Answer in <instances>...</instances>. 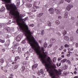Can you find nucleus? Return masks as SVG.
<instances>
[{
  "label": "nucleus",
  "mask_w": 78,
  "mask_h": 78,
  "mask_svg": "<svg viewBox=\"0 0 78 78\" xmlns=\"http://www.w3.org/2000/svg\"><path fill=\"white\" fill-rule=\"evenodd\" d=\"M24 26L25 27L26 31V36L27 37V41H28L29 44H30L31 48L30 49V51L31 53L33 52L34 50L37 53V55H39V53H41V47L39 46V44L37 41H35L34 37L33 36L31 37V34H33V32H31L30 30H29V28L27 25L24 24Z\"/></svg>",
  "instance_id": "1"
},
{
  "label": "nucleus",
  "mask_w": 78,
  "mask_h": 78,
  "mask_svg": "<svg viewBox=\"0 0 78 78\" xmlns=\"http://www.w3.org/2000/svg\"><path fill=\"white\" fill-rule=\"evenodd\" d=\"M10 14H11L13 17V18L16 19L17 23V25H18L20 29H21V30H25V27L22 24L20 23V18H18V16H19V12L18 11H16L15 12H14L12 10H10Z\"/></svg>",
  "instance_id": "2"
},
{
  "label": "nucleus",
  "mask_w": 78,
  "mask_h": 78,
  "mask_svg": "<svg viewBox=\"0 0 78 78\" xmlns=\"http://www.w3.org/2000/svg\"><path fill=\"white\" fill-rule=\"evenodd\" d=\"M40 52H39V55H38V58L39 59H41V61L42 62V64H44L47 62V61L45 60V58L47 57V51L44 52V51H43V57L42 56V54L41 53V51L40 50Z\"/></svg>",
  "instance_id": "3"
},
{
  "label": "nucleus",
  "mask_w": 78,
  "mask_h": 78,
  "mask_svg": "<svg viewBox=\"0 0 78 78\" xmlns=\"http://www.w3.org/2000/svg\"><path fill=\"white\" fill-rule=\"evenodd\" d=\"M5 6L8 10L13 9L14 11L17 9V7L16 6V5L14 4L10 5L9 4H5Z\"/></svg>",
  "instance_id": "4"
},
{
  "label": "nucleus",
  "mask_w": 78,
  "mask_h": 78,
  "mask_svg": "<svg viewBox=\"0 0 78 78\" xmlns=\"http://www.w3.org/2000/svg\"><path fill=\"white\" fill-rule=\"evenodd\" d=\"M48 11L51 14H53L54 13L55 10L53 9V8H51L49 9Z\"/></svg>",
  "instance_id": "5"
},
{
  "label": "nucleus",
  "mask_w": 78,
  "mask_h": 78,
  "mask_svg": "<svg viewBox=\"0 0 78 78\" xmlns=\"http://www.w3.org/2000/svg\"><path fill=\"white\" fill-rule=\"evenodd\" d=\"M21 39H22V37H21V35H19L16 37V41H17V42H19V41L21 40Z\"/></svg>",
  "instance_id": "6"
},
{
  "label": "nucleus",
  "mask_w": 78,
  "mask_h": 78,
  "mask_svg": "<svg viewBox=\"0 0 78 78\" xmlns=\"http://www.w3.org/2000/svg\"><path fill=\"white\" fill-rule=\"evenodd\" d=\"M54 71L57 74H58V75H61L62 74L61 70V69H59V71H58L56 69H55Z\"/></svg>",
  "instance_id": "7"
},
{
  "label": "nucleus",
  "mask_w": 78,
  "mask_h": 78,
  "mask_svg": "<svg viewBox=\"0 0 78 78\" xmlns=\"http://www.w3.org/2000/svg\"><path fill=\"white\" fill-rule=\"evenodd\" d=\"M72 8H73V5H69L66 8V9L68 11H69Z\"/></svg>",
  "instance_id": "8"
},
{
  "label": "nucleus",
  "mask_w": 78,
  "mask_h": 78,
  "mask_svg": "<svg viewBox=\"0 0 78 78\" xmlns=\"http://www.w3.org/2000/svg\"><path fill=\"white\" fill-rule=\"evenodd\" d=\"M64 39L66 41H69V37L67 36H65L64 37Z\"/></svg>",
  "instance_id": "9"
},
{
  "label": "nucleus",
  "mask_w": 78,
  "mask_h": 78,
  "mask_svg": "<svg viewBox=\"0 0 78 78\" xmlns=\"http://www.w3.org/2000/svg\"><path fill=\"white\" fill-rule=\"evenodd\" d=\"M50 42L51 43H55V42H56V39L53 38H51Z\"/></svg>",
  "instance_id": "10"
},
{
  "label": "nucleus",
  "mask_w": 78,
  "mask_h": 78,
  "mask_svg": "<svg viewBox=\"0 0 78 78\" xmlns=\"http://www.w3.org/2000/svg\"><path fill=\"white\" fill-rule=\"evenodd\" d=\"M5 30L7 31L8 32H10L11 31V29L9 27H6L5 28Z\"/></svg>",
  "instance_id": "11"
},
{
  "label": "nucleus",
  "mask_w": 78,
  "mask_h": 78,
  "mask_svg": "<svg viewBox=\"0 0 78 78\" xmlns=\"http://www.w3.org/2000/svg\"><path fill=\"white\" fill-rule=\"evenodd\" d=\"M64 17L65 19H66L67 18V17H68V12H66L65 13Z\"/></svg>",
  "instance_id": "12"
},
{
  "label": "nucleus",
  "mask_w": 78,
  "mask_h": 78,
  "mask_svg": "<svg viewBox=\"0 0 78 78\" xmlns=\"http://www.w3.org/2000/svg\"><path fill=\"white\" fill-rule=\"evenodd\" d=\"M38 65L37 64H35V65H34L32 66V69H36Z\"/></svg>",
  "instance_id": "13"
},
{
  "label": "nucleus",
  "mask_w": 78,
  "mask_h": 78,
  "mask_svg": "<svg viewBox=\"0 0 78 78\" xmlns=\"http://www.w3.org/2000/svg\"><path fill=\"white\" fill-rule=\"evenodd\" d=\"M3 2H5V3H10L11 2V0H2Z\"/></svg>",
  "instance_id": "14"
},
{
  "label": "nucleus",
  "mask_w": 78,
  "mask_h": 78,
  "mask_svg": "<svg viewBox=\"0 0 78 78\" xmlns=\"http://www.w3.org/2000/svg\"><path fill=\"white\" fill-rule=\"evenodd\" d=\"M18 59H20V57L19 56H17L15 57V62H16L18 60Z\"/></svg>",
  "instance_id": "15"
},
{
  "label": "nucleus",
  "mask_w": 78,
  "mask_h": 78,
  "mask_svg": "<svg viewBox=\"0 0 78 78\" xmlns=\"http://www.w3.org/2000/svg\"><path fill=\"white\" fill-rule=\"evenodd\" d=\"M5 7H2L0 9V11L1 12H3V11H5Z\"/></svg>",
  "instance_id": "16"
},
{
  "label": "nucleus",
  "mask_w": 78,
  "mask_h": 78,
  "mask_svg": "<svg viewBox=\"0 0 78 78\" xmlns=\"http://www.w3.org/2000/svg\"><path fill=\"white\" fill-rule=\"evenodd\" d=\"M55 11H56V12L58 14H59L61 12H60V10H58L57 9H55Z\"/></svg>",
  "instance_id": "17"
},
{
  "label": "nucleus",
  "mask_w": 78,
  "mask_h": 78,
  "mask_svg": "<svg viewBox=\"0 0 78 78\" xmlns=\"http://www.w3.org/2000/svg\"><path fill=\"white\" fill-rule=\"evenodd\" d=\"M26 6H28V7L31 8V7H32V4L30 3L27 4H26Z\"/></svg>",
  "instance_id": "18"
},
{
  "label": "nucleus",
  "mask_w": 78,
  "mask_h": 78,
  "mask_svg": "<svg viewBox=\"0 0 78 78\" xmlns=\"http://www.w3.org/2000/svg\"><path fill=\"white\" fill-rule=\"evenodd\" d=\"M21 70L22 72H24L25 70V66H23L21 68Z\"/></svg>",
  "instance_id": "19"
},
{
  "label": "nucleus",
  "mask_w": 78,
  "mask_h": 78,
  "mask_svg": "<svg viewBox=\"0 0 78 78\" xmlns=\"http://www.w3.org/2000/svg\"><path fill=\"white\" fill-rule=\"evenodd\" d=\"M36 11H37V10L35 8H32V9L31 12H36Z\"/></svg>",
  "instance_id": "20"
},
{
  "label": "nucleus",
  "mask_w": 78,
  "mask_h": 78,
  "mask_svg": "<svg viewBox=\"0 0 78 78\" xmlns=\"http://www.w3.org/2000/svg\"><path fill=\"white\" fill-rule=\"evenodd\" d=\"M67 59L66 58V59H64L63 60H62L61 61V62L62 63H64V62H66V61H67Z\"/></svg>",
  "instance_id": "21"
},
{
  "label": "nucleus",
  "mask_w": 78,
  "mask_h": 78,
  "mask_svg": "<svg viewBox=\"0 0 78 78\" xmlns=\"http://www.w3.org/2000/svg\"><path fill=\"white\" fill-rule=\"evenodd\" d=\"M5 37L6 39H9V37H10V36H9L8 34H6L5 35Z\"/></svg>",
  "instance_id": "22"
},
{
  "label": "nucleus",
  "mask_w": 78,
  "mask_h": 78,
  "mask_svg": "<svg viewBox=\"0 0 78 78\" xmlns=\"http://www.w3.org/2000/svg\"><path fill=\"white\" fill-rule=\"evenodd\" d=\"M4 59L3 58H1L0 59V62H1L2 64H3L4 63Z\"/></svg>",
  "instance_id": "23"
},
{
  "label": "nucleus",
  "mask_w": 78,
  "mask_h": 78,
  "mask_svg": "<svg viewBox=\"0 0 78 78\" xmlns=\"http://www.w3.org/2000/svg\"><path fill=\"white\" fill-rule=\"evenodd\" d=\"M44 14V13H39V14H38L37 16H38V17H41V16H42V15H43Z\"/></svg>",
  "instance_id": "24"
},
{
  "label": "nucleus",
  "mask_w": 78,
  "mask_h": 78,
  "mask_svg": "<svg viewBox=\"0 0 78 78\" xmlns=\"http://www.w3.org/2000/svg\"><path fill=\"white\" fill-rule=\"evenodd\" d=\"M47 23L48 24V25L50 27L51 25V22H50V21H48L47 22Z\"/></svg>",
  "instance_id": "25"
},
{
  "label": "nucleus",
  "mask_w": 78,
  "mask_h": 78,
  "mask_svg": "<svg viewBox=\"0 0 78 78\" xmlns=\"http://www.w3.org/2000/svg\"><path fill=\"white\" fill-rule=\"evenodd\" d=\"M18 53H20L21 51V48L20 47H19L18 48Z\"/></svg>",
  "instance_id": "26"
},
{
  "label": "nucleus",
  "mask_w": 78,
  "mask_h": 78,
  "mask_svg": "<svg viewBox=\"0 0 78 78\" xmlns=\"http://www.w3.org/2000/svg\"><path fill=\"white\" fill-rule=\"evenodd\" d=\"M44 48H46L47 47V43L45 42L44 43Z\"/></svg>",
  "instance_id": "27"
},
{
  "label": "nucleus",
  "mask_w": 78,
  "mask_h": 78,
  "mask_svg": "<svg viewBox=\"0 0 78 78\" xmlns=\"http://www.w3.org/2000/svg\"><path fill=\"white\" fill-rule=\"evenodd\" d=\"M64 47L66 48L67 47V48H69V47H70V45H68V44H66L65 45H64Z\"/></svg>",
  "instance_id": "28"
},
{
  "label": "nucleus",
  "mask_w": 78,
  "mask_h": 78,
  "mask_svg": "<svg viewBox=\"0 0 78 78\" xmlns=\"http://www.w3.org/2000/svg\"><path fill=\"white\" fill-rule=\"evenodd\" d=\"M17 68H18V65H15V66H14V69H15V70H16V69H17Z\"/></svg>",
  "instance_id": "29"
},
{
  "label": "nucleus",
  "mask_w": 78,
  "mask_h": 78,
  "mask_svg": "<svg viewBox=\"0 0 78 78\" xmlns=\"http://www.w3.org/2000/svg\"><path fill=\"white\" fill-rule=\"evenodd\" d=\"M55 22L57 25H59V23H60V22L59 20H57L55 21Z\"/></svg>",
  "instance_id": "30"
},
{
  "label": "nucleus",
  "mask_w": 78,
  "mask_h": 78,
  "mask_svg": "<svg viewBox=\"0 0 78 78\" xmlns=\"http://www.w3.org/2000/svg\"><path fill=\"white\" fill-rule=\"evenodd\" d=\"M5 40L0 39V42H1V43H5Z\"/></svg>",
  "instance_id": "31"
},
{
  "label": "nucleus",
  "mask_w": 78,
  "mask_h": 78,
  "mask_svg": "<svg viewBox=\"0 0 78 78\" xmlns=\"http://www.w3.org/2000/svg\"><path fill=\"white\" fill-rule=\"evenodd\" d=\"M66 63L69 64H71V62L69 60H68L66 61Z\"/></svg>",
  "instance_id": "32"
},
{
  "label": "nucleus",
  "mask_w": 78,
  "mask_h": 78,
  "mask_svg": "<svg viewBox=\"0 0 78 78\" xmlns=\"http://www.w3.org/2000/svg\"><path fill=\"white\" fill-rule=\"evenodd\" d=\"M40 73L41 75H43V74L44 73V71H43V69H42L40 70Z\"/></svg>",
  "instance_id": "33"
},
{
  "label": "nucleus",
  "mask_w": 78,
  "mask_h": 78,
  "mask_svg": "<svg viewBox=\"0 0 78 78\" xmlns=\"http://www.w3.org/2000/svg\"><path fill=\"white\" fill-rule=\"evenodd\" d=\"M36 2H34V6L35 8H38V7H37L36 6Z\"/></svg>",
  "instance_id": "34"
},
{
  "label": "nucleus",
  "mask_w": 78,
  "mask_h": 78,
  "mask_svg": "<svg viewBox=\"0 0 78 78\" xmlns=\"http://www.w3.org/2000/svg\"><path fill=\"white\" fill-rule=\"evenodd\" d=\"M70 39L72 41H73V39H74L73 37L72 36H71L70 37Z\"/></svg>",
  "instance_id": "35"
},
{
  "label": "nucleus",
  "mask_w": 78,
  "mask_h": 78,
  "mask_svg": "<svg viewBox=\"0 0 78 78\" xmlns=\"http://www.w3.org/2000/svg\"><path fill=\"white\" fill-rule=\"evenodd\" d=\"M64 2V0H61L60 1V3H59V5L61 4V3H62Z\"/></svg>",
  "instance_id": "36"
},
{
  "label": "nucleus",
  "mask_w": 78,
  "mask_h": 78,
  "mask_svg": "<svg viewBox=\"0 0 78 78\" xmlns=\"http://www.w3.org/2000/svg\"><path fill=\"white\" fill-rule=\"evenodd\" d=\"M67 33V31H65L63 32V35H66V34Z\"/></svg>",
  "instance_id": "37"
},
{
  "label": "nucleus",
  "mask_w": 78,
  "mask_h": 78,
  "mask_svg": "<svg viewBox=\"0 0 78 78\" xmlns=\"http://www.w3.org/2000/svg\"><path fill=\"white\" fill-rule=\"evenodd\" d=\"M47 61L48 62H50V57H48Z\"/></svg>",
  "instance_id": "38"
},
{
  "label": "nucleus",
  "mask_w": 78,
  "mask_h": 78,
  "mask_svg": "<svg viewBox=\"0 0 78 78\" xmlns=\"http://www.w3.org/2000/svg\"><path fill=\"white\" fill-rule=\"evenodd\" d=\"M26 50H27L26 48L25 47H24L23 48L22 50L23 51H26Z\"/></svg>",
  "instance_id": "39"
},
{
  "label": "nucleus",
  "mask_w": 78,
  "mask_h": 78,
  "mask_svg": "<svg viewBox=\"0 0 78 78\" xmlns=\"http://www.w3.org/2000/svg\"><path fill=\"white\" fill-rule=\"evenodd\" d=\"M20 17L22 18L23 17H25V15H24V14H21L20 15Z\"/></svg>",
  "instance_id": "40"
},
{
  "label": "nucleus",
  "mask_w": 78,
  "mask_h": 78,
  "mask_svg": "<svg viewBox=\"0 0 78 78\" xmlns=\"http://www.w3.org/2000/svg\"><path fill=\"white\" fill-rule=\"evenodd\" d=\"M61 65V63H60L59 64H58V63L56 64V66H57V67H59V66H60Z\"/></svg>",
  "instance_id": "41"
},
{
  "label": "nucleus",
  "mask_w": 78,
  "mask_h": 78,
  "mask_svg": "<svg viewBox=\"0 0 78 78\" xmlns=\"http://www.w3.org/2000/svg\"><path fill=\"white\" fill-rule=\"evenodd\" d=\"M62 59V57H58V61H61V59Z\"/></svg>",
  "instance_id": "42"
},
{
  "label": "nucleus",
  "mask_w": 78,
  "mask_h": 78,
  "mask_svg": "<svg viewBox=\"0 0 78 78\" xmlns=\"http://www.w3.org/2000/svg\"><path fill=\"white\" fill-rule=\"evenodd\" d=\"M65 1L68 3H70L71 2V0H65Z\"/></svg>",
  "instance_id": "43"
},
{
  "label": "nucleus",
  "mask_w": 78,
  "mask_h": 78,
  "mask_svg": "<svg viewBox=\"0 0 78 78\" xmlns=\"http://www.w3.org/2000/svg\"><path fill=\"white\" fill-rule=\"evenodd\" d=\"M41 50L42 51H45V50H44V48L43 47H41Z\"/></svg>",
  "instance_id": "44"
},
{
  "label": "nucleus",
  "mask_w": 78,
  "mask_h": 78,
  "mask_svg": "<svg viewBox=\"0 0 78 78\" xmlns=\"http://www.w3.org/2000/svg\"><path fill=\"white\" fill-rule=\"evenodd\" d=\"M37 75H40L41 73H40V72L39 71L37 72Z\"/></svg>",
  "instance_id": "45"
},
{
  "label": "nucleus",
  "mask_w": 78,
  "mask_h": 78,
  "mask_svg": "<svg viewBox=\"0 0 78 78\" xmlns=\"http://www.w3.org/2000/svg\"><path fill=\"white\" fill-rule=\"evenodd\" d=\"M56 57H54L53 59V62H55V60H56Z\"/></svg>",
  "instance_id": "46"
},
{
  "label": "nucleus",
  "mask_w": 78,
  "mask_h": 78,
  "mask_svg": "<svg viewBox=\"0 0 78 78\" xmlns=\"http://www.w3.org/2000/svg\"><path fill=\"white\" fill-rule=\"evenodd\" d=\"M12 53H13V54H16V51L12 50Z\"/></svg>",
  "instance_id": "47"
},
{
  "label": "nucleus",
  "mask_w": 78,
  "mask_h": 78,
  "mask_svg": "<svg viewBox=\"0 0 78 78\" xmlns=\"http://www.w3.org/2000/svg\"><path fill=\"white\" fill-rule=\"evenodd\" d=\"M2 51H3V52H5V51H6L5 49H4V48L2 49Z\"/></svg>",
  "instance_id": "48"
},
{
  "label": "nucleus",
  "mask_w": 78,
  "mask_h": 78,
  "mask_svg": "<svg viewBox=\"0 0 78 78\" xmlns=\"http://www.w3.org/2000/svg\"><path fill=\"white\" fill-rule=\"evenodd\" d=\"M76 48H77L78 47V43H76Z\"/></svg>",
  "instance_id": "49"
},
{
  "label": "nucleus",
  "mask_w": 78,
  "mask_h": 78,
  "mask_svg": "<svg viewBox=\"0 0 78 78\" xmlns=\"http://www.w3.org/2000/svg\"><path fill=\"white\" fill-rule=\"evenodd\" d=\"M30 27H34V24H32L30 25Z\"/></svg>",
  "instance_id": "50"
},
{
  "label": "nucleus",
  "mask_w": 78,
  "mask_h": 78,
  "mask_svg": "<svg viewBox=\"0 0 78 78\" xmlns=\"http://www.w3.org/2000/svg\"><path fill=\"white\" fill-rule=\"evenodd\" d=\"M66 56H67L68 57L70 56V54L69 53V54L67 55Z\"/></svg>",
  "instance_id": "51"
},
{
  "label": "nucleus",
  "mask_w": 78,
  "mask_h": 78,
  "mask_svg": "<svg viewBox=\"0 0 78 78\" xmlns=\"http://www.w3.org/2000/svg\"><path fill=\"white\" fill-rule=\"evenodd\" d=\"M17 63V62H13L12 63V64H16Z\"/></svg>",
  "instance_id": "52"
},
{
  "label": "nucleus",
  "mask_w": 78,
  "mask_h": 78,
  "mask_svg": "<svg viewBox=\"0 0 78 78\" xmlns=\"http://www.w3.org/2000/svg\"><path fill=\"white\" fill-rule=\"evenodd\" d=\"M17 5H18V6L20 5V2H17Z\"/></svg>",
  "instance_id": "53"
},
{
  "label": "nucleus",
  "mask_w": 78,
  "mask_h": 78,
  "mask_svg": "<svg viewBox=\"0 0 78 78\" xmlns=\"http://www.w3.org/2000/svg\"><path fill=\"white\" fill-rule=\"evenodd\" d=\"M61 48V49H64V47L62 46H61L60 47Z\"/></svg>",
  "instance_id": "54"
},
{
  "label": "nucleus",
  "mask_w": 78,
  "mask_h": 78,
  "mask_svg": "<svg viewBox=\"0 0 78 78\" xmlns=\"http://www.w3.org/2000/svg\"><path fill=\"white\" fill-rule=\"evenodd\" d=\"M63 51L64 52H66V51H67V49H64Z\"/></svg>",
  "instance_id": "55"
},
{
  "label": "nucleus",
  "mask_w": 78,
  "mask_h": 78,
  "mask_svg": "<svg viewBox=\"0 0 78 78\" xmlns=\"http://www.w3.org/2000/svg\"><path fill=\"white\" fill-rule=\"evenodd\" d=\"M71 19L72 20H74V19H75V17H71Z\"/></svg>",
  "instance_id": "56"
},
{
  "label": "nucleus",
  "mask_w": 78,
  "mask_h": 78,
  "mask_svg": "<svg viewBox=\"0 0 78 78\" xmlns=\"http://www.w3.org/2000/svg\"><path fill=\"white\" fill-rule=\"evenodd\" d=\"M3 25L2 24V23H0V28H1L2 27Z\"/></svg>",
  "instance_id": "57"
},
{
  "label": "nucleus",
  "mask_w": 78,
  "mask_h": 78,
  "mask_svg": "<svg viewBox=\"0 0 78 78\" xmlns=\"http://www.w3.org/2000/svg\"><path fill=\"white\" fill-rule=\"evenodd\" d=\"M18 45H19V44L18 43H16L15 44V46H17Z\"/></svg>",
  "instance_id": "58"
},
{
  "label": "nucleus",
  "mask_w": 78,
  "mask_h": 78,
  "mask_svg": "<svg viewBox=\"0 0 78 78\" xmlns=\"http://www.w3.org/2000/svg\"><path fill=\"white\" fill-rule=\"evenodd\" d=\"M74 74H76V73H77V72H76V71H75L74 72Z\"/></svg>",
  "instance_id": "59"
},
{
  "label": "nucleus",
  "mask_w": 78,
  "mask_h": 78,
  "mask_svg": "<svg viewBox=\"0 0 78 78\" xmlns=\"http://www.w3.org/2000/svg\"><path fill=\"white\" fill-rule=\"evenodd\" d=\"M76 26H78V21L76 23Z\"/></svg>",
  "instance_id": "60"
},
{
  "label": "nucleus",
  "mask_w": 78,
  "mask_h": 78,
  "mask_svg": "<svg viewBox=\"0 0 78 78\" xmlns=\"http://www.w3.org/2000/svg\"><path fill=\"white\" fill-rule=\"evenodd\" d=\"M58 18H59V19H61L62 18V17L60 16H58Z\"/></svg>",
  "instance_id": "61"
},
{
  "label": "nucleus",
  "mask_w": 78,
  "mask_h": 78,
  "mask_svg": "<svg viewBox=\"0 0 78 78\" xmlns=\"http://www.w3.org/2000/svg\"><path fill=\"white\" fill-rule=\"evenodd\" d=\"M73 78H78V76H75Z\"/></svg>",
  "instance_id": "62"
},
{
  "label": "nucleus",
  "mask_w": 78,
  "mask_h": 78,
  "mask_svg": "<svg viewBox=\"0 0 78 78\" xmlns=\"http://www.w3.org/2000/svg\"><path fill=\"white\" fill-rule=\"evenodd\" d=\"M43 32H44V30H43L42 31H41V35H42L43 34Z\"/></svg>",
  "instance_id": "63"
},
{
  "label": "nucleus",
  "mask_w": 78,
  "mask_h": 78,
  "mask_svg": "<svg viewBox=\"0 0 78 78\" xmlns=\"http://www.w3.org/2000/svg\"><path fill=\"white\" fill-rule=\"evenodd\" d=\"M76 33H78V29H77V30L76 31Z\"/></svg>",
  "instance_id": "64"
}]
</instances>
